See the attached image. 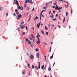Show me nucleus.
<instances>
[{"instance_id":"nucleus-19","label":"nucleus","mask_w":77,"mask_h":77,"mask_svg":"<svg viewBox=\"0 0 77 77\" xmlns=\"http://www.w3.org/2000/svg\"><path fill=\"white\" fill-rule=\"evenodd\" d=\"M32 69L35 68V66H34V65H33V64L32 65Z\"/></svg>"},{"instance_id":"nucleus-36","label":"nucleus","mask_w":77,"mask_h":77,"mask_svg":"<svg viewBox=\"0 0 77 77\" xmlns=\"http://www.w3.org/2000/svg\"><path fill=\"white\" fill-rule=\"evenodd\" d=\"M26 5H27L26 4H24V6L25 8H26Z\"/></svg>"},{"instance_id":"nucleus-5","label":"nucleus","mask_w":77,"mask_h":77,"mask_svg":"<svg viewBox=\"0 0 77 77\" xmlns=\"http://www.w3.org/2000/svg\"><path fill=\"white\" fill-rule=\"evenodd\" d=\"M33 58H34V56L33 55H32V54H30L29 56V59H33Z\"/></svg>"},{"instance_id":"nucleus-47","label":"nucleus","mask_w":77,"mask_h":77,"mask_svg":"<svg viewBox=\"0 0 77 77\" xmlns=\"http://www.w3.org/2000/svg\"><path fill=\"white\" fill-rule=\"evenodd\" d=\"M13 15L14 16V17H15L16 16V14L15 13H14Z\"/></svg>"},{"instance_id":"nucleus-29","label":"nucleus","mask_w":77,"mask_h":77,"mask_svg":"<svg viewBox=\"0 0 77 77\" xmlns=\"http://www.w3.org/2000/svg\"><path fill=\"white\" fill-rule=\"evenodd\" d=\"M45 29L46 30H48V28H47V26H45Z\"/></svg>"},{"instance_id":"nucleus-11","label":"nucleus","mask_w":77,"mask_h":77,"mask_svg":"<svg viewBox=\"0 0 77 77\" xmlns=\"http://www.w3.org/2000/svg\"><path fill=\"white\" fill-rule=\"evenodd\" d=\"M22 73L23 75H24V74H25V70H23L22 72Z\"/></svg>"},{"instance_id":"nucleus-18","label":"nucleus","mask_w":77,"mask_h":77,"mask_svg":"<svg viewBox=\"0 0 77 77\" xmlns=\"http://www.w3.org/2000/svg\"><path fill=\"white\" fill-rule=\"evenodd\" d=\"M51 47H50V48L49 49V53H51Z\"/></svg>"},{"instance_id":"nucleus-35","label":"nucleus","mask_w":77,"mask_h":77,"mask_svg":"<svg viewBox=\"0 0 77 77\" xmlns=\"http://www.w3.org/2000/svg\"><path fill=\"white\" fill-rule=\"evenodd\" d=\"M41 32H42V34H44V32L43 31V30H41Z\"/></svg>"},{"instance_id":"nucleus-7","label":"nucleus","mask_w":77,"mask_h":77,"mask_svg":"<svg viewBox=\"0 0 77 77\" xmlns=\"http://www.w3.org/2000/svg\"><path fill=\"white\" fill-rule=\"evenodd\" d=\"M37 39H38V40L36 42V43L37 44H40V41H39V37H37Z\"/></svg>"},{"instance_id":"nucleus-58","label":"nucleus","mask_w":77,"mask_h":77,"mask_svg":"<svg viewBox=\"0 0 77 77\" xmlns=\"http://www.w3.org/2000/svg\"><path fill=\"white\" fill-rule=\"evenodd\" d=\"M62 2H65V3H66V2H66V1H63V0H62Z\"/></svg>"},{"instance_id":"nucleus-22","label":"nucleus","mask_w":77,"mask_h":77,"mask_svg":"<svg viewBox=\"0 0 77 77\" xmlns=\"http://www.w3.org/2000/svg\"><path fill=\"white\" fill-rule=\"evenodd\" d=\"M20 27H18L17 28V30L18 32H19V31H20Z\"/></svg>"},{"instance_id":"nucleus-2","label":"nucleus","mask_w":77,"mask_h":77,"mask_svg":"<svg viewBox=\"0 0 77 77\" xmlns=\"http://www.w3.org/2000/svg\"><path fill=\"white\" fill-rule=\"evenodd\" d=\"M17 9H18L20 10H23V8L22 7H21V6H19V3L18 4H17Z\"/></svg>"},{"instance_id":"nucleus-31","label":"nucleus","mask_w":77,"mask_h":77,"mask_svg":"<svg viewBox=\"0 0 77 77\" xmlns=\"http://www.w3.org/2000/svg\"><path fill=\"white\" fill-rule=\"evenodd\" d=\"M27 65H28V66L29 68H30V64L28 63L27 64Z\"/></svg>"},{"instance_id":"nucleus-26","label":"nucleus","mask_w":77,"mask_h":77,"mask_svg":"<svg viewBox=\"0 0 77 77\" xmlns=\"http://www.w3.org/2000/svg\"><path fill=\"white\" fill-rule=\"evenodd\" d=\"M48 70L49 71H51V67H49L48 68Z\"/></svg>"},{"instance_id":"nucleus-38","label":"nucleus","mask_w":77,"mask_h":77,"mask_svg":"<svg viewBox=\"0 0 77 77\" xmlns=\"http://www.w3.org/2000/svg\"><path fill=\"white\" fill-rule=\"evenodd\" d=\"M26 30H28V28L27 27V26H26Z\"/></svg>"},{"instance_id":"nucleus-55","label":"nucleus","mask_w":77,"mask_h":77,"mask_svg":"<svg viewBox=\"0 0 77 77\" xmlns=\"http://www.w3.org/2000/svg\"><path fill=\"white\" fill-rule=\"evenodd\" d=\"M50 17H51V18H54V16H50Z\"/></svg>"},{"instance_id":"nucleus-4","label":"nucleus","mask_w":77,"mask_h":77,"mask_svg":"<svg viewBox=\"0 0 77 77\" xmlns=\"http://www.w3.org/2000/svg\"><path fill=\"white\" fill-rule=\"evenodd\" d=\"M22 18V16L21 14L18 15L17 17V20H20V18Z\"/></svg>"},{"instance_id":"nucleus-1","label":"nucleus","mask_w":77,"mask_h":77,"mask_svg":"<svg viewBox=\"0 0 77 77\" xmlns=\"http://www.w3.org/2000/svg\"><path fill=\"white\" fill-rule=\"evenodd\" d=\"M41 67V63H40V62H38V66H35V67H34L35 69H36L37 70L38 69H40V68Z\"/></svg>"},{"instance_id":"nucleus-52","label":"nucleus","mask_w":77,"mask_h":77,"mask_svg":"<svg viewBox=\"0 0 77 77\" xmlns=\"http://www.w3.org/2000/svg\"><path fill=\"white\" fill-rule=\"evenodd\" d=\"M26 54H27L28 56H29V53H28V52H26Z\"/></svg>"},{"instance_id":"nucleus-45","label":"nucleus","mask_w":77,"mask_h":77,"mask_svg":"<svg viewBox=\"0 0 77 77\" xmlns=\"http://www.w3.org/2000/svg\"><path fill=\"white\" fill-rule=\"evenodd\" d=\"M52 20H54V21H55L56 20V19H54L52 18Z\"/></svg>"},{"instance_id":"nucleus-20","label":"nucleus","mask_w":77,"mask_h":77,"mask_svg":"<svg viewBox=\"0 0 77 77\" xmlns=\"http://www.w3.org/2000/svg\"><path fill=\"white\" fill-rule=\"evenodd\" d=\"M0 10L2 12V11H3V7H0Z\"/></svg>"},{"instance_id":"nucleus-60","label":"nucleus","mask_w":77,"mask_h":77,"mask_svg":"<svg viewBox=\"0 0 77 77\" xmlns=\"http://www.w3.org/2000/svg\"><path fill=\"white\" fill-rule=\"evenodd\" d=\"M34 9H35V8H33L32 9V11H34Z\"/></svg>"},{"instance_id":"nucleus-27","label":"nucleus","mask_w":77,"mask_h":77,"mask_svg":"<svg viewBox=\"0 0 77 77\" xmlns=\"http://www.w3.org/2000/svg\"><path fill=\"white\" fill-rule=\"evenodd\" d=\"M64 19L63 20V23H64V22H65V18L64 17H63Z\"/></svg>"},{"instance_id":"nucleus-42","label":"nucleus","mask_w":77,"mask_h":77,"mask_svg":"<svg viewBox=\"0 0 77 77\" xmlns=\"http://www.w3.org/2000/svg\"><path fill=\"white\" fill-rule=\"evenodd\" d=\"M66 3L67 4V6L68 8V5H69V4L68 3V2H66Z\"/></svg>"},{"instance_id":"nucleus-44","label":"nucleus","mask_w":77,"mask_h":77,"mask_svg":"<svg viewBox=\"0 0 77 77\" xmlns=\"http://www.w3.org/2000/svg\"><path fill=\"white\" fill-rule=\"evenodd\" d=\"M29 39L30 40H31V41H32V39H33V38H31L30 37L29 38Z\"/></svg>"},{"instance_id":"nucleus-46","label":"nucleus","mask_w":77,"mask_h":77,"mask_svg":"<svg viewBox=\"0 0 77 77\" xmlns=\"http://www.w3.org/2000/svg\"><path fill=\"white\" fill-rule=\"evenodd\" d=\"M40 20H41V15L40 16Z\"/></svg>"},{"instance_id":"nucleus-59","label":"nucleus","mask_w":77,"mask_h":77,"mask_svg":"<svg viewBox=\"0 0 77 77\" xmlns=\"http://www.w3.org/2000/svg\"><path fill=\"white\" fill-rule=\"evenodd\" d=\"M32 29L33 30H34L35 29V27H33Z\"/></svg>"},{"instance_id":"nucleus-39","label":"nucleus","mask_w":77,"mask_h":77,"mask_svg":"<svg viewBox=\"0 0 77 77\" xmlns=\"http://www.w3.org/2000/svg\"><path fill=\"white\" fill-rule=\"evenodd\" d=\"M31 18V15H30L29 18V19L28 20H30V18Z\"/></svg>"},{"instance_id":"nucleus-8","label":"nucleus","mask_w":77,"mask_h":77,"mask_svg":"<svg viewBox=\"0 0 77 77\" xmlns=\"http://www.w3.org/2000/svg\"><path fill=\"white\" fill-rule=\"evenodd\" d=\"M55 9H56V10H58V11H59V6H57V5H56Z\"/></svg>"},{"instance_id":"nucleus-53","label":"nucleus","mask_w":77,"mask_h":77,"mask_svg":"<svg viewBox=\"0 0 77 77\" xmlns=\"http://www.w3.org/2000/svg\"><path fill=\"white\" fill-rule=\"evenodd\" d=\"M54 65H55V62H54V63L53 65V66H54Z\"/></svg>"},{"instance_id":"nucleus-23","label":"nucleus","mask_w":77,"mask_h":77,"mask_svg":"<svg viewBox=\"0 0 77 77\" xmlns=\"http://www.w3.org/2000/svg\"><path fill=\"white\" fill-rule=\"evenodd\" d=\"M35 51H39V49H38V48H36L35 49Z\"/></svg>"},{"instance_id":"nucleus-9","label":"nucleus","mask_w":77,"mask_h":77,"mask_svg":"<svg viewBox=\"0 0 77 77\" xmlns=\"http://www.w3.org/2000/svg\"><path fill=\"white\" fill-rule=\"evenodd\" d=\"M20 26V28L22 29H24V28L25 27V26H24V25H22Z\"/></svg>"},{"instance_id":"nucleus-21","label":"nucleus","mask_w":77,"mask_h":77,"mask_svg":"<svg viewBox=\"0 0 77 77\" xmlns=\"http://www.w3.org/2000/svg\"><path fill=\"white\" fill-rule=\"evenodd\" d=\"M44 65H43L42 66H41V68L42 69H44Z\"/></svg>"},{"instance_id":"nucleus-16","label":"nucleus","mask_w":77,"mask_h":77,"mask_svg":"<svg viewBox=\"0 0 77 77\" xmlns=\"http://www.w3.org/2000/svg\"><path fill=\"white\" fill-rule=\"evenodd\" d=\"M38 18H39V17H37V16H36L35 17L34 19V20H36L38 19Z\"/></svg>"},{"instance_id":"nucleus-33","label":"nucleus","mask_w":77,"mask_h":77,"mask_svg":"<svg viewBox=\"0 0 77 77\" xmlns=\"http://www.w3.org/2000/svg\"><path fill=\"white\" fill-rule=\"evenodd\" d=\"M52 58H53V56H51L50 57V59H52Z\"/></svg>"},{"instance_id":"nucleus-6","label":"nucleus","mask_w":77,"mask_h":77,"mask_svg":"<svg viewBox=\"0 0 77 77\" xmlns=\"http://www.w3.org/2000/svg\"><path fill=\"white\" fill-rule=\"evenodd\" d=\"M14 3L16 4V5H18L19 3H18V1L17 0H14Z\"/></svg>"},{"instance_id":"nucleus-34","label":"nucleus","mask_w":77,"mask_h":77,"mask_svg":"<svg viewBox=\"0 0 77 77\" xmlns=\"http://www.w3.org/2000/svg\"><path fill=\"white\" fill-rule=\"evenodd\" d=\"M46 11V10H43L42 11V13L43 12H44V11Z\"/></svg>"},{"instance_id":"nucleus-25","label":"nucleus","mask_w":77,"mask_h":77,"mask_svg":"<svg viewBox=\"0 0 77 77\" xmlns=\"http://www.w3.org/2000/svg\"><path fill=\"white\" fill-rule=\"evenodd\" d=\"M26 9L27 10V11H29L30 8H29V6L27 7L26 8Z\"/></svg>"},{"instance_id":"nucleus-32","label":"nucleus","mask_w":77,"mask_h":77,"mask_svg":"<svg viewBox=\"0 0 77 77\" xmlns=\"http://www.w3.org/2000/svg\"><path fill=\"white\" fill-rule=\"evenodd\" d=\"M46 34L47 35H48V32H46Z\"/></svg>"},{"instance_id":"nucleus-51","label":"nucleus","mask_w":77,"mask_h":77,"mask_svg":"<svg viewBox=\"0 0 77 77\" xmlns=\"http://www.w3.org/2000/svg\"><path fill=\"white\" fill-rule=\"evenodd\" d=\"M51 11H50L48 13L49 14H51Z\"/></svg>"},{"instance_id":"nucleus-64","label":"nucleus","mask_w":77,"mask_h":77,"mask_svg":"<svg viewBox=\"0 0 77 77\" xmlns=\"http://www.w3.org/2000/svg\"><path fill=\"white\" fill-rule=\"evenodd\" d=\"M55 11H53V13L54 14V13H55Z\"/></svg>"},{"instance_id":"nucleus-62","label":"nucleus","mask_w":77,"mask_h":77,"mask_svg":"<svg viewBox=\"0 0 77 77\" xmlns=\"http://www.w3.org/2000/svg\"><path fill=\"white\" fill-rule=\"evenodd\" d=\"M46 68V65H45V67H44V69H45Z\"/></svg>"},{"instance_id":"nucleus-28","label":"nucleus","mask_w":77,"mask_h":77,"mask_svg":"<svg viewBox=\"0 0 77 77\" xmlns=\"http://www.w3.org/2000/svg\"><path fill=\"white\" fill-rule=\"evenodd\" d=\"M68 13L66 12V16H68Z\"/></svg>"},{"instance_id":"nucleus-49","label":"nucleus","mask_w":77,"mask_h":77,"mask_svg":"<svg viewBox=\"0 0 77 77\" xmlns=\"http://www.w3.org/2000/svg\"><path fill=\"white\" fill-rule=\"evenodd\" d=\"M43 9H47V7H43Z\"/></svg>"},{"instance_id":"nucleus-24","label":"nucleus","mask_w":77,"mask_h":77,"mask_svg":"<svg viewBox=\"0 0 77 77\" xmlns=\"http://www.w3.org/2000/svg\"><path fill=\"white\" fill-rule=\"evenodd\" d=\"M39 26H40V25H38V24H37V28H39Z\"/></svg>"},{"instance_id":"nucleus-63","label":"nucleus","mask_w":77,"mask_h":77,"mask_svg":"<svg viewBox=\"0 0 77 77\" xmlns=\"http://www.w3.org/2000/svg\"><path fill=\"white\" fill-rule=\"evenodd\" d=\"M52 1H51L50 2H49V3H52Z\"/></svg>"},{"instance_id":"nucleus-48","label":"nucleus","mask_w":77,"mask_h":77,"mask_svg":"<svg viewBox=\"0 0 77 77\" xmlns=\"http://www.w3.org/2000/svg\"><path fill=\"white\" fill-rule=\"evenodd\" d=\"M71 14H72V9L71 10Z\"/></svg>"},{"instance_id":"nucleus-41","label":"nucleus","mask_w":77,"mask_h":77,"mask_svg":"<svg viewBox=\"0 0 77 77\" xmlns=\"http://www.w3.org/2000/svg\"><path fill=\"white\" fill-rule=\"evenodd\" d=\"M15 12H18V9H16L15 10Z\"/></svg>"},{"instance_id":"nucleus-43","label":"nucleus","mask_w":77,"mask_h":77,"mask_svg":"<svg viewBox=\"0 0 77 77\" xmlns=\"http://www.w3.org/2000/svg\"><path fill=\"white\" fill-rule=\"evenodd\" d=\"M31 37H32V38H33V35H31Z\"/></svg>"},{"instance_id":"nucleus-12","label":"nucleus","mask_w":77,"mask_h":77,"mask_svg":"<svg viewBox=\"0 0 77 77\" xmlns=\"http://www.w3.org/2000/svg\"><path fill=\"white\" fill-rule=\"evenodd\" d=\"M29 44H30V45H31V47H32V48H33V42H30V43Z\"/></svg>"},{"instance_id":"nucleus-61","label":"nucleus","mask_w":77,"mask_h":77,"mask_svg":"<svg viewBox=\"0 0 77 77\" xmlns=\"http://www.w3.org/2000/svg\"><path fill=\"white\" fill-rule=\"evenodd\" d=\"M57 16H58V14H56L55 17H57Z\"/></svg>"},{"instance_id":"nucleus-14","label":"nucleus","mask_w":77,"mask_h":77,"mask_svg":"<svg viewBox=\"0 0 77 77\" xmlns=\"http://www.w3.org/2000/svg\"><path fill=\"white\" fill-rule=\"evenodd\" d=\"M38 38H39V37H40V38L41 37V36H40V35H39V33H37V35L36 36L37 38H38Z\"/></svg>"},{"instance_id":"nucleus-37","label":"nucleus","mask_w":77,"mask_h":77,"mask_svg":"<svg viewBox=\"0 0 77 77\" xmlns=\"http://www.w3.org/2000/svg\"><path fill=\"white\" fill-rule=\"evenodd\" d=\"M27 2H28V0H26L25 1V3H27Z\"/></svg>"},{"instance_id":"nucleus-56","label":"nucleus","mask_w":77,"mask_h":77,"mask_svg":"<svg viewBox=\"0 0 77 77\" xmlns=\"http://www.w3.org/2000/svg\"><path fill=\"white\" fill-rule=\"evenodd\" d=\"M58 26V27L60 29V26L59 25H57Z\"/></svg>"},{"instance_id":"nucleus-10","label":"nucleus","mask_w":77,"mask_h":77,"mask_svg":"<svg viewBox=\"0 0 77 77\" xmlns=\"http://www.w3.org/2000/svg\"><path fill=\"white\" fill-rule=\"evenodd\" d=\"M36 56V57L37 58H39V53H37Z\"/></svg>"},{"instance_id":"nucleus-3","label":"nucleus","mask_w":77,"mask_h":77,"mask_svg":"<svg viewBox=\"0 0 77 77\" xmlns=\"http://www.w3.org/2000/svg\"><path fill=\"white\" fill-rule=\"evenodd\" d=\"M25 41L26 42H28V44H30V42H31L30 40H29V38H26L25 39Z\"/></svg>"},{"instance_id":"nucleus-17","label":"nucleus","mask_w":77,"mask_h":77,"mask_svg":"<svg viewBox=\"0 0 77 77\" xmlns=\"http://www.w3.org/2000/svg\"><path fill=\"white\" fill-rule=\"evenodd\" d=\"M24 24V22H21L20 23V26H22V25H23V24Z\"/></svg>"},{"instance_id":"nucleus-30","label":"nucleus","mask_w":77,"mask_h":77,"mask_svg":"<svg viewBox=\"0 0 77 77\" xmlns=\"http://www.w3.org/2000/svg\"><path fill=\"white\" fill-rule=\"evenodd\" d=\"M62 9V7H61L60 8L59 7V11H60V10H61Z\"/></svg>"},{"instance_id":"nucleus-40","label":"nucleus","mask_w":77,"mask_h":77,"mask_svg":"<svg viewBox=\"0 0 77 77\" xmlns=\"http://www.w3.org/2000/svg\"><path fill=\"white\" fill-rule=\"evenodd\" d=\"M25 34H26V32H23L22 33V34L23 35H25Z\"/></svg>"},{"instance_id":"nucleus-54","label":"nucleus","mask_w":77,"mask_h":77,"mask_svg":"<svg viewBox=\"0 0 77 77\" xmlns=\"http://www.w3.org/2000/svg\"><path fill=\"white\" fill-rule=\"evenodd\" d=\"M48 27H50V26H51V25H50V24H48Z\"/></svg>"},{"instance_id":"nucleus-57","label":"nucleus","mask_w":77,"mask_h":77,"mask_svg":"<svg viewBox=\"0 0 77 77\" xmlns=\"http://www.w3.org/2000/svg\"><path fill=\"white\" fill-rule=\"evenodd\" d=\"M53 9H54V8H55V6H54L53 7Z\"/></svg>"},{"instance_id":"nucleus-15","label":"nucleus","mask_w":77,"mask_h":77,"mask_svg":"<svg viewBox=\"0 0 77 77\" xmlns=\"http://www.w3.org/2000/svg\"><path fill=\"white\" fill-rule=\"evenodd\" d=\"M32 2V0H28L29 3H31Z\"/></svg>"},{"instance_id":"nucleus-13","label":"nucleus","mask_w":77,"mask_h":77,"mask_svg":"<svg viewBox=\"0 0 77 77\" xmlns=\"http://www.w3.org/2000/svg\"><path fill=\"white\" fill-rule=\"evenodd\" d=\"M38 38H39V37H40V38L41 37V36H40V35H39V33H37V35L36 36L37 38H38Z\"/></svg>"},{"instance_id":"nucleus-50","label":"nucleus","mask_w":77,"mask_h":77,"mask_svg":"<svg viewBox=\"0 0 77 77\" xmlns=\"http://www.w3.org/2000/svg\"><path fill=\"white\" fill-rule=\"evenodd\" d=\"M16 14L17 15H18V14H19V12H16Z\"/></svg>"}]
</instances>
